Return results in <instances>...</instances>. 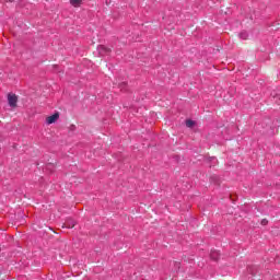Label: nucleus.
<instances>
[{"instance_id": "7", "label": "nucleus", "mask_w": 280, "mask_h": 280, "mask_svg": "<svg viewBox=\"0 0 280 280\" xmlns=\"http://www.w3.org/2000/svg\"><path fill=\"white\" fill-rule=\"evenodd\" d=\"M210 183H213V185H220L221 180H220V176L218 175H212L210 177Z\"/></svg>"}, {"instance_id": "4", "label": "nucleus", "mask_w": 280, "mask_h": 280, "mask_svg": "<svg viewBox=\"0 0 280 280\" xmlns=\"http://www.w3.org/2000/svg\"><path fill=\"white\" fill-rule=\"evenodd\" d=\"M247 272H248V275H252V277H255V275H257V272H259V267H257L255 265H249V266H247Z\"/></svg>"}, {"instance_id": "10", "label": "nucleus", "mask_w": 280, "mask_h": 280, "mask_svg": "<svg viewBox=\"0 0 280 280\" xmlns=\"http://www.w3.org/2000/svg\"><path fill=\"white\" fill-rule=\"evenodd\" d=\"M238 36H240V38H241L242 40H247V39H248V32L243 31V32H241V33L238 34Z\"/></svg>"}, {"instance_id": "3", "label": "nucleus", "mask_w": 280, "mask_h": 280, "mask_svg": "<svg viewBox=\"0 0 280 280\" xmlns=\"http://www.w3.org/2000/svg\"><path fill=\"white\" fill-rule=\"evenodd\" d=\"M58 119H60V113L56 112L55 114L46 118V122L48 124V126H51V124H56Z\"/></svg>"}, {"instance_id": "6", "label": "nucleus", "mask_w": 280, "mask_h": 280, "mask_svg": "<svg viewBox=\"0 0 280 280\" xmlns=\"http://www.w3.org/2000/svg\"><path fill=\"white\" fill-rule=\"evenodd\" d=\"M210 259H212V261H218L220 259V252L218 250H211L210 253Z\"/></svg>"}, {"instance_id": "8", "label": "nucleus", "mask_w": 280, "mask_h": 280, "mask_svg": "<svg viewBox=\"0 0 280 280\" xmlns=\"http://www.w3.org/2000/svg\"><path fill=\"white\" fill-rule=\"evenodd\" d=\"M118 88L120 89V91L126 93V91H128V83L127 82H121V83H119Z\"/></svg>"}, {"instance_id": "1", "label": "nucleus", "mask_w": 280, "mask_h": 280, "mask_svg": "<svg viewBox=\"0 0 280 280\" xmlns=\"http://www.w3.org/2000/svg\"><path fill=\"white\" fill-rule=\"evenodd\" d=\"M97 51H98V55L104 57V56H110V54L113 52V50L104 45H100L97 47Z\"/></svg>"}, {"instance_id": "13", "label": "nucleus", "mask_w": 280, "mask_h": 280, "mask_svg": "<svg viewBox=\"0 0 280 280\" xmlns=\"http://www.w3.org/2000/svg\"><path fill=\"white\" fill-rule=\"evenodd\" d=\"M260 224H261V226H267V224H268V219H262V220L260 221Z\"/></svg>"}, {"instance_id": "12", "label": "nucleus", "mask_w": 280, "mask_h": 280, "mask_svg": "<svg viewBox=\"0 0 280 280\" xmlns=\"http://www.w3.org/2000/svg\"><path fill=\"white\" fill-rule=\"evenodd\" d=\"M208 161L209 163H212V165H215V163H218V159H215V156L209 158Z\"/></svg>"}, {"instance_id": "11", "label": "nucleus", "mask_w": 280, "mask_h": 280, "mask_svg": "<svg viewBox=\"0 0 280 280\" xmlns=\"http://www.w3.org/2000/svg\"><path fill=\"white\" fill-rule=\"evenodd\" d=\"M194 126H196V121L191 120V119H187L186 120V127L187 128H194Z\"/></svg>"}, {"instance_id": "5", "label": "nucleus", "mask_w": 280, "mask_h": 280, "mask_svg": "<svg viewBox=\"0 0 280 280\" xmlns=\"http://www.w3.org/2000/svg\"><path fill=\"white\" fill-rule=\"evenodd\" d=\"M73 226H75V220L73 219H67L63 223V229H73Z\"/></svg>"}, {"instance_id": "15", "label": "nucleus", "mask_w": 280, "mask_h": 280, "mask_svg": "<svg viewBox=\"0 0 280 280\" xmlns=\"http://www.w3.org/2000/svg\"><path fill=\"white\" fill-rule=\"evenodd\" d=\"M70 130H75V125H71Z\"/></svg>"}, {"instance_id": "16", "label": "nucleus", "mask_w": 280, "mask_h": 280, "mask_svg": "<svg viewBox=\"0 0 280 280\" xmlns=\"http://www.w3.org/2000/svg\"><path fill=\"white\" fill-rule=\"evenodd\" d=\"M175 266H178V267H179V266H180V262H175Z\"/></svg>"}, {"instance_id": "9", "label": "nucleus", "mask_w": 280, "mask_h": 280, "mask_svg": "<svg viewBox=\"0 0 280 280\" xmlns=\"http://www.w3.org/2000/svg\"><path fill=\"white\" fill-rule=\"evenodd\" d=\"M70 3L73 8H80V5H82V0H70Z\"/></svg>"}, {"instance_id": "14", "label": "nucleus", "mask_w": 280, "mask_h": 280, "mask_svg": "<svg viewBox=\"0 0 280 280\" xmlns=\"http://www.w3.org/2000/svg\"><path fill=\"white\" fill-rule=\"evenodd\" d=\"M54 166H52V164H47L46 165V170H51Z\"/></svg>"}, {"instance_id": "2", "label": "nucleus", "mask_w": 280, "mask_h": 280, "mask_svg": "<svg viewBox=\"0 0 280 280\" xmlns=\"http://www.w3.org/2000/svg\"><path fill=\"white\" fill-rule=\"evenodd\" d=\"M8 102L11 108H16L19 96H16V94H8Z\"/></svg>"}]
</instances>
